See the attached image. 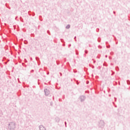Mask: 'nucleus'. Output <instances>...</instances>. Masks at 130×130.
<instances>
[{
  "label": "nucleus",
  "mask_w": 130,
  "mask_h": 130,
  "mask_svg": "<svg viewBox=\"0 0 130 130\" xmlns=\"http://www.w3.org/2000/svg\"><path fill=\"white\" fill-rule=\"evenodd\" d=\"M39 127L40 130H45V127L43 125H40Z\"/></svg>",
  "instance_id": "obj_1"
},
{
  "label": "nucleus",
  "mask_w": 130,
  "mask_h": 130,
  "mask_svg": "<svg viewBox=\"0 0 130 130\" xmlns=\"http://www.w3.org/2000/svg\"><path fill=\"white\" fill-rule=\"evenodd\" d=\"M70 27V25H68L66 26V28L67 29H69Z\"/></svg>",
  "instance_id": "obj_2"
},
{
  "label": "nucleus",
  "mask_w": 130,
  "mask_h": 130,
  "mask_svg": "<svg viewBox=\"0 0 130 130\" xmlns=\"http://www.w3.org/2000/svg\"><path fill=\"white\" fill-rule=\"evenodd\" d=\"M45 94L46 95H48V93H46V92H47V89L45 90Z\"/></svg>",
  "instance_id": "obj_3"
}]
</instances>
